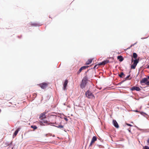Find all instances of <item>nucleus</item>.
Instances as JSON below:
<instances>
[{
  "instance_id": "nucleus-13",
  "label": "nucleus",
  "mask_w": 149,
  "mask_h": 149,
  "mask_svg": "<svg viewBox=\"0 0 149 149\" xmlns=\"http://www.w3.org/2000/svg\"><path fill=\"white\" fill-rule=\"evenodd\" d=\"M20 128L19 127L15 131L14 133L13 134V137L14 138L18 134V132L20 131Z\"/></svg>"
},
{
  "instance_id": "nucleus-10",
  "label": "nucleus",
  "mask_w": 149,
  "mask_h": 149,
  "mask_svg": "<svg viewBox=\"0 0 149 149\" xmlns=\"http://www.w3.org/2000/svg\"><path fill=\"white\" fill-rule=\"evenodd\" d=\"M47 85V84L46 83L44 82L39 84L40 86L42 89H44L46 88Z\"/></svg>"
},
{
  "instance_id": "nucleus-9",
  "label": "nucleus",
  "mask_w": 149,
  "mask_h": 149,
  "mask_svg": "<svg viewBox=\"0 0 149 149\" xmlns=\"http://www.w3.org/2000/svg\"><path fill=\"white\" fill-rule=\"evenodd\" d=\"M43 122L44 123H45L46 124V125H50L51 126H54V125L53 124H55L56 125H57V124L56 123H51L50 122H49L46 120H44V121H43Z\"/></svg>"
},
{
  "instance_id": "nucleus-25",
  "label": "nucleus",
  "mask_w": 149,
  "mask_h": 149,
  "mask_svg": "<svg viewBox=\"0 0 149 149\" xmlns=\"http://www.w3.org/2000/svg\"><path fill=\"white\" fill-rule=\"evenodd\" d=\"M137 42H136L135 43H134V44H132L130 46V47H129V48H127V49H130L131 47H132V46H134L136 44H137Z\"/></svg>"
},
{
  "instance_id": "nucleus-23",
  "label": "nucleus",
  "mask_w": 149,
  "mask_h": 149,
  "mask_svg": "<svg viewBox=\"0 0 149 149\" xmlns=\"http://www.w3.org/2000/svg\"><path fill=\"white\" fill-rule=\"evenodd\" d=\"M130 74H129V75H127L126 76V77L125 78V79H126V80L128 79V80H130L131 79V78H129V79H128L129 77H130Z\"/></svg>"
},
{
  "instance_id": "nucleus-40",
  "label": "nucleus",
  "mask_w": 149,
  "mask_h": 149,
  "mask_svg": "<svg viewBox=\"0 0 149 149\" xmlns=\"http://www.w3.org/2000/svg\"><path fill=\"white\" fill-rule=\"evenodd\" d=\"M134 111L135 112L137 113H138L139 112V111L137 110H136L133 111Z\"/></svg>"
},
{
  "instance_id": "nucleus-5",
  "label": "nucleus",
  "mask_w": 149,
  "mask_h": 149,
  "mask_svg": "<svg viewBox=\"0 0 149 149\" xmlns=\"http://www.w3.org/2000/svg\"><path fill=\"white\" fill-rule=\"evenodd\" d=\"M68 82V80L66 79L64 83L63 84V89L64 91H66L67 90V86Z\"/></svg>"
},
{
  "instance_id": "nucleus-45",
  "label": "nucleus",
  "mask_w": 149,
  "mask_h": 149,
  "mask_svg": "<svg viewBox=\"0 0 149 149\" xmlns=\"http://www.w3.org/2000/svg\"><path fill=\"white\" fill-rule=\"evenodd\" d=\"M33 95H34H34H36V96L37 95V94H36V93H34V94H33Z\"/></svg>"
},
{
  "instance_id": "nucleus-20",
  "label": "nucleus",
  "mask_w": 149,
  "mask_h": 149,
  "mask_svg": "<svg viewBox=\"0 0 149 149\" xmlns=\"http://www.w3.org/2000/svg\"><path fill=\"white\" fill-rule=\"evenodd\" d=\"M138 56V55L135 52H134L133 54V58H134L135 59H138L137 58V57Z\"/></svg>"
},
{
  "instance_id": "nucleus-36",
  "label": "nucleus",
  "mask_w": 149,
  "mask_h": 149,
  "mask_svg": "<svg viewBox=\"0 0 149 149\" xmlns=\"http://www.w3.org/2000/svg\"><path fill=\"white\" fill-rule=\"evenodd\" d=\"M136 127L138 129V130H139L142 131V130H143V129H140V128H139L138 127H137L136 126Z\"/></svg>"
},
{
  "instance_id": "nucleus-43",
  "label": "nucleus",
  "mask_w": 149,
  "mask_h": 149,
  "mask_svg": "<svg viewBox=\"0 0 149 149\" xmlns=\"http://www.w3.org/2000/svg\"><path fill=\"white\" fill-rule=\"evenodd\" d=\"M146 68L149 69V65H148Z\"/></svg>"
},
{
  "instance_id": "nucleus-27",
  "label": "nucleus",
  "mask_w": 149,
  "mask_h": 149,
  "mask_svg": "<svg viewBox=\"0 0 149 149\" xmlns=\"http://www.w3.org/2000/svg\"><path fill=\"white\" fill-rule=\"evenodd\" d=\"M45 123H44L43 122V121H40V125H41V126H45V125L44 124Z\"/></svg>"
},
{
  "instance_id": "nucleus-21",
  "label": "nucleus",
  "mask_w": 149,
  "mask_h": 149,
  "mask_svg": "<svg viewBox=\"0 0 149 149\" xmlns=\"http://www.w3.org/2000/svg\"><path fill=\"white\" fill-rule=\"evenodd\" d=\"M31 128H33L34 130H35L37 129V126L34 125H31Z\"/></svg>"
},
{
  "instance_id": "nucleus-26",
  "label": "nucleus",
  "mask_w": 149,
  "mask_h": 149,
  "mask_svg": "<svg viewBox=\"0 0 149 149\" xmlns=\"http://www.w3.org/2000/svg\"><path fill=\"white\" fill-rule=\"evenodd\" d=\"M126 81V79H124L122 81H121L117 85H120L122 84L123 82Z\"/></svg>"
},
{
  "instance_id": "nucleus-30",
  "label": "nucleus",
  "mask_w": 149,
  "mask_h": 149,
  "mask_svg": "<svg viewBox=\"0 0 149 149\" xmlns=\"http://www.w3.org/2000/svg\"><path fill=\"white\" fill-rule=\"evenodd\" d=\"M126 124L127 125L129 126H130V127L133 126L132 125L130 124H129V123H126Z\"/></svg>"
},
{
  "instance_id": "nucleus-6",
  "label": "nucleus",
  "mask_w": 149,
  "mask_h": 149,
  "mask_svg": "<svg viewBox=\"0 0 149 149\" xmlns=\"http://www.w3.org/2000/svg\"><path fill=\"white\" fill-rule=\"evenodd\" d=\"M130 91H133L135 90L136 91H140L141 90V89L139 87L136 86H135L132 87V88H130Z\"/></svg>"
},
{
  "instance_id": "nucleus-19",
  "label": "nucleus",
  "mask_w": 149,
  "mask_h": 149,
  "mask_svg": "<svg viewBox=\"0 0 149 149\" xmlns=\"http://www.w3.org/2000/svg\"><path fill=\"white\" fill-rule=\"evenodd\" d=\"M97 140V138L96 136H93L92 139L91 140V141L93 142V143H94Z\"/></svg>"
},
{
  "instance_id": "nucleus-14",
  "label": "nucleus",
  "mask_w": 149,
  "mask_h": 149,
  "mask_svg": "<svg viewBox=\"0 0 149 149\" xmlns=\"http://www.w3.org/2000/svg\"><path fill=\"white\" fill-rule=\"evenodd\" d=\"M118 76L120 78H123L125 77V75L123 72H121L120 74H118Z\"/></svg>"
},
{
  "instance_id": "nucleus-31",
  "label": "nucleus",
  "mask_w": 149,
  "mask_h": 149,
  "mask_svg": "<svg viewBox=\"0 0 149 149\" xmlns=\"http://www.w3.org/2000/svg\"><path fill=\"white\" fill-rule=\"evenodd\" d=\"M97 65H95L94 67L93 68H91V69H95L96 68V67L97 66Z\"/></svg>"
},
{
  "instance_id": "nucleus-51",
  "label": "nucleus",
  "mask_w": 149,
  "mask_h": 149,
  "mask_svg": "<svg viewBox=\"0 0 149 149\" xmlns=\"http://www.w3.org/2000/svg\"><path fill=\"white\" fill-rule=\"evenodd\" d=\"M147 108H149V107H147Z\"/></svg>"
},
{
  "instance_id": "nucleus-2",
  "label": "nucleus",
  "mask_w": 149,
  "mask_h": 149,
  "mask_svg": "<svg viewBox=\"0 0 149 149\" xmlns=\"http://www.w3.org/2000/svg\"><path fill=\"white\" fill-rule=\"evenodd\" d=\"M139 59H133L132 57L131 62H133V64L131 65V69H135L137 64L139 63Z\"/></svg>"
},
{
  "instance_id": "nucleus-4",
  "label": "nucleus",
  "mask_w": 149,
  "mask_h": 149,
  "mask_svg": "<svg viewBox=\"0 0 149 149\" xmlns=\"http://www.w3.org/2000/svg\"><path fill=\"white\" fill-rule=\"evenodd\" d=\"M112 62V61H110L109 60H106L103 61L102 62L99 63H98V65L99 66L103 65Z\"/></svg>"
},
{
  "instance_id": "nucleus-17",
  "label": "nucleus",
  "mask_w": 149,
  "mask_h": 149,
  "mask_svg": "<svg viewBox=\"0 0 149 149\" xmlns=\"http://www.w3.org/2000/svg\"><path fill=\"white\" fill-rule=\"evenodd\" d=\"M54 126L58 128H60L61 129H63L64 127V126L63 125L61 124L58 125L56 126L54 125V126Z\"/></svg>"
},
{
  "instance_id": "nucleus-32",
  "label": "nucleus",
  "mask_w": 149,
  "mask_h": 149,
  "mask_svg": "<svg viewBox=\"0 0 149 149\" xmlns=\"http://www.w3.org/2000/svg\"><path fill=\"white\" fill-rule=\"evenodd\" d=\"M91 69H89L85 73H84V75H87V72L89 71V70H90Z\"/></svg>"
},
{
  "instance_id": "nucleus-34",
  "label": "nucleus",
  "mask_w": 149,
  "mask_h": 149,
  "mask_svg": "<svg viewBox=\"0 0 149 149\" xmlns=\"http://www.w3.org/2000/svg\"><path fill=\"white\" fill-rule=\"evenodd\" d=\"M93 142H91V143H90V145H89V147L90 146H91L92 145V144H93Z\"/></svg>"
},
{
  "instance_id": "nucleus-22",
  "label": "nucleus",
  "mask_w": 149,
  "mask_h": 149,
  "mask_svg": "<svg viewBox=\"0 0 149 149\" xmlns=\"http://www.w3.org/2000/svg\"><path fill=\"white\" fill-rule=\"evenodd\" d=\"M12 143L13 142L12 141H11L10 143H9V142H7L5 143V144L7 146H10L12 145Z\"/></svg>"
},
{
  "instance_id": "nucleus-29",
  "label": "nucleus",
  "mask_w": 149,
  "mask_h": 149,
  "mask_svg": "<svg viewBox=\"0 0 149 149\" xmlns=\"http://www.w3.org/2000/svg\"><path fill=\"white\" fill-rule=\"evenodd\" d=\"M93 76L92 74H90L88 76V79H91L93 78Z\"/></svg>"
},
{
  "instance_id": "nucleus-18",
  "label": "nucleus",
  "mask_w": 149,
  "mask_h": 149,
  "mask_svg": "<svg viewBox=\"0 0 149 149\" xmlns=\"http://www.w3.org/2000/svg\"><path fill=\"white\" fill-rule=\"evenodd\" d=\"M31 25L32 26H40L39 24L36 23H31Z\"/></svg>"
},
{
  "instance_id": "nucleus-35",
  "label": "nucleus",
  "mask_w": 149,
  "mask_h": 149,
  "mask_svg": "<svg viewBox=\"0 0 149 149\" xmlns=\"http://www.w3.org/2000/svg\"><path fill=\"white\" fill-rule=\"evenodd\" d=\"M64 119L66 121H67L68 120V119L66 117H64Z\"/></svg>"
},
{
  "instance_id": "nucleus-3",
  "label": "nucleus",
  "mask_w": 149,
  "mask_h": 149,
  "mask_svg": "<svg viewBox=\"0 0 149 149\" xmlns=\"http://www.w3.org/2000/svg\"><path fill=\"white\" fill-rule=\"evenodd\" d=\"M85 95L86 97L89 99L91 98V97L92 98L95 97L94 95L89 90L86 92Z\"/></svg>"
},
{
  "instance_id": "nucleus-33",
  "label": "nucleus",
  "mask_w": 149,
  "mask_h": 149,
  "mask_svg": "<svg viewBox=\"0 0 149 149\" xmlns=\"http://www.w3.org/2000/svg\"><path fill=\"white\" fill-rule=\"evenodd\" d=\"M109 58V59H112V60L111 61H112V62H113V57H108V58Z\"/></svg>"
},
{
  "instance_id": "nucleus-37",
  "label": "nucleus",
  "mask_w": 149,
  "mask_h": 149,
  "mask_svg": "<svg viewBox=\"0 0 149 149\" xmlns=\"http://www.w3.org/2000/svg\"><path fill=\"white\" fill-rule=\"evenodd\" d=\"M128 130L129 132H131L130 128H129L127 129Z\"/></svg>"
},
{
  "instance_id": "nucleus-42",
  "label": "nucleus",
  "mask_w": 149,
  "mask_h": 149,
  "mask_svg": "<svg viewBox=\"0 0 149 149\" xmlns=\"http://www.w3.org/2000/svg\"><path fill=\"white\" fill-rule=\"evenodd\" d=\"M96 146H99L100 147V146H102V145H99L98 144H96Z\"/></svg>"
},
{
  "instance_id": "nucleus-38",
  "label": "nucleus",
  "mask_w": 149,
  "mask_h": 149,
  "mask_svg": "<svg viewBox=\"0 0 149 149\" xmlns=\"http://www.w3.org/2000/svg\"><path fill=\"white\" fill-rule=\"evenodd\" d=\"M148 37V36L147 37H146V38H144V37H142L141 39H146V38H147Z\"/></svg>"
},
{
  "instance_id": "nucleus-7",
  "label": "nucleus",
  "mask_w": 149,
  "mask_h": 149,
  "mask_svg": "<svg viewBox=\"0 0 149 149\" xmlns=\"http://www.w3.org/2000/svg\"><path fill=\"white\" fill-rule=\"evenodd\" d=\"M148 81H148L147 77H145L140 81V83L141 84L145 83L146 85H149V84H147V82Z\"/></svg>"
},
{
  "instance_id": "nucleus-41",
  "label": "nucleus",
  "mask_w": 149,
  "mask_h": 149,
  "mask_svg": "<svg viewBox=\"0 0 149 149\" xmlns=\"http://www.w3.org/2000/svg\"><path fill=\"white\" fill-rule=\"evenodd\" d=\"M147 143H148V144H149V138L147 140Z\"/></svg>"
},
{
  "instance_id": "nucleus-50",
  "label": "nucleus",
  "mask_w": 149,
  "mask_h": 149,
  "mask_svg": "<svg viewBox=\"0 0 149 149\" xmlns=\"http://www.w3.org/2000/svg\"><path fill=\"white\" fill-rule=\"evenodd\" d=\"M49 18H51V17H50V16H49Z\"/></svg>"
},
{
  "instance_id": "nucleus-16",
  "label": "nucleus",
  "mask_w": 149,
  "mask_h": 149,
  "mask_svg": "<svg viewBox=\"0 0 149 149\" xmlns=\"http://www.w3.org/2000/svg\"><path fill=\"white\" fill-rule=\"evenodd\" d=\"M93 59H94L93 58V59L91 58V59H89L88 60V61H87L86 62V65H89L90 63H91L92 62V61L93 60Z\"/></svg>"
},
{
  "instance_id": "nucleus-1",
  "label": "nucleus",
  "mask_w": 149,
  "mask_h": 149,
  "mask_svg": "<svg viewBox=\"0 0 149 149\" xmlns=\"http://www.w3.org/2000/svg\"><path fill=\"white\" fill-rule=\"evenodd\" d=\"M88 81V77L87 75L85 76L82 79L80 84V87L81 88L83 89L85 87Z\"/></svg>"
},
{
  "instance_id": "nucleus-11",
  "label": "nucleus",
  "mask_w": 149,
  "mask_h": 149,
  "mask_svg": "<svg viewBox=\"0 0 149 149\" xmlns=\"http://www.w3.org/2000/svg\"><path fill=\"white\" fill-rule=\"evenodd\" d=\"M113 126L116 128H118L119 127V125L115 120L113 119Z\"/></svg>"
},
{
  "instance_id": "nucleus-28",
  "label": "nucleus",
  "mask_w": 149,
  "mask_h": 149,
  "mask_svg": "<svg viewBox=\"0 0 149 149\" xmlns=\"http://www.w3.org/2000/svg\"><path fill=\"white\" fill-rule=\"evenodd\" d=\"M143 149H149V147L147 146H145L143 147Z\"/></svg>"
},
{
  "instance_id": "nucleus-8",
  "label": "nucleus",
  "mask_w": 149,
  "mask_h": 149,
  "mask_svg": "<svg viewBox=\"0 0 149 149\" xmlns=\"http://www.w3.org/2000/svg\"><path fill=\"white\" fill-rule=\"evenodd\" d=\"M89 66H84L81 67L79 70L77 71V74H80V73L81 72L82 70H84L87 68H88Z\"/></svg>"
},
{
  "instance_id": "nucleus-47",
  "label": "nucleus",
  "mask_w": 149,
  "mask_h": 149,
  "mask_svg": "<svg viewBox=\"0 0 149 149\" xmlns=\"http://www.w3.org/2000/svg\"><path fill=\"white\" fill-rule=\"evenodd\" d=\"M131 72V70H130L129 71V74H130V73Z\"/></svg>"
},
{
  "instance_id": "nucleus-39",
  "label": "nucleus",
  "mask_w": 149,
  "mask_h": 149,
  "mask_svg": "<svg viewBox=\"0 0 149 149\" xmlns=\"http://www.w3.org/2000/svg\"><path fill=\"white\" fill-rule=\"evenodd\" d=\"M119 88H120L123 89V88H125L126 87H124V86H121V87H119Z\"/></svg>"
},
{
  "instance_id": "nucleus-24",
  "label": "nucleus",
  "mask_w": 149,
  "mask_h": 149,
  "mask_svg": "<svg viewBox=\"0 0 149 149\" xmlns=\"http://www.w3.org/2000/svg\"><path fill=\"white\" fill-rule=\"evenodd\" d=\"M140 114L145 117V115H147V114L143 112V111H141L140 112Z\"/></svg>"
},
{
  "instance_id": "nucleus-48",
  "label": "nucleus",
  "mask_w": 149,
  "mask_h": 149,
  "mask_svg": "<svg viewBox=\"0 0 149 149\" xmlns=\"http://www.w3.org/2000/svg\"><path fill=\"white\" fill-rule=\"evenodd\" d=\"M63 104H64V105H65V103H64Z\"/></svg>"
},
{
  "instance_id": "nucleus-12",
  "label": "nucleus",
  "mask_w": 149,
  "mask_h": 149,
  "mask_svg": "<svg viewBox=\"0 0 149 149\" xmlns=\"http://www.w3.org/2000/svg\"><path fill=\"white\" fill-rule=\"evenodd\" d=\"M46 114V112H44L42 113H41L40 116L39 118L41 120H43V119L42 118H46V116L45 115Z\"/></svg>"
},
{
  "instance_id": "nucleus-15",
  "label": "nucleus",
  "mask_w": 149,
  "mask_h": 149,
  "mask_svg": "<svg viewBox=\"0 0 149 149\" xmlns=\"http://www.w3.org/2000/svg\"><path fill=\"white\" fill-rule=\"evenodd\" d=\"M117 59L119 60V61L121 62L122 61L124 60V58L122 56H117Z\"/></svg>"
},
{
  "instance_id": "nucleus-49",
  "label": "nucleus",
  "mask_w": 149,
  "mask_h": 149,
  "mask_svg": "<svg viewBox=\"0 0 149 149\" xmlns=\"http://www.w3.org/2000/svg\"><path fill=\"white\" fill-rule=\"evenodd\" d=\"M148 105H149V102H148Z\"/></svg>"
},
{
  "instance_id": "nucleus-52",
  "label": "nucleus",
  "mask_w": 149,
  "mask_h": 149,
  "mask_svg": "<svg viewBox=\"0 0 149 149\" xmlns=\"http://www.w3.org/2000/svg\"><path fill=\"white\" fill-rule=\"evenodd\" d=\"M55 136L54 135H53V136Z\"/></svg>"
},
{
  "instance_id": "nucleus-44",
  "label": "nucleus",
  "mask_w": 149,
  "mask_h": 149,
  "mask_svg": "<svg viewBox=\"0 0 149 149\" xmlns=\"http://www.w3.org/2000/svg\"><path fill=\"white\" fill-rule=\"evenodd\" d=\"M21 37H22V36H20V37L19 36H17V37H18V38H21Z\"/></svg>"
},
{
  "instance_id": "nucleus-46",
  "label": "nucleus",
  "mask_w": 149,
  "mask_h": 149,
  "mask_svg": "<svg viewBox=\"0 0 149 149\" xmlns=\"http://www.w3.org/2000/svg\"><path fill=\"white\" fill-rule=\"evenodd\" d=\"M45 112H46V113L48 112V111H47L46 110Z\"/></svg>"
}]
</instances>
